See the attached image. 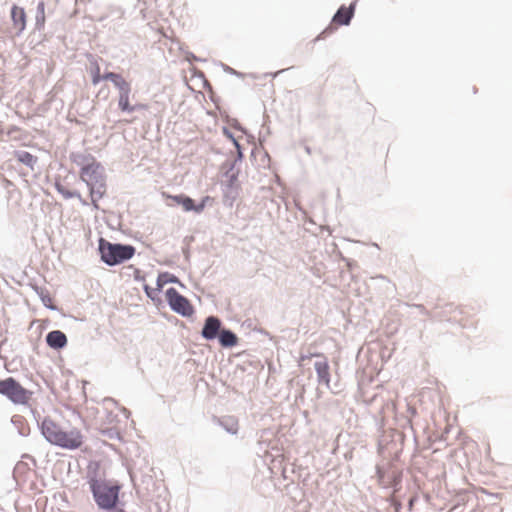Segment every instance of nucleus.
<instances>
[{"label": "nucleus", "mask_w": 512, "mask_h": 512, "mask_svg": "<svg viewBox=\"0 0 512 512\" xmlns=\"http://www.w3.org/2000/svg\"><path fill=\"white\" fill-rule=\"evenodd\" d=\"M119 107H120L123 111L131 110V109L129 108L128 98H120V101H119Z\"/></svg>", "instance_id": "21"}, {"label": "nucleus", "mask_w": 512, "mask_h": 512, "mask_svg": "<svg viewBox=\"0 0 512 512\" xmlns=\"http://www.w3.org/2000/svg\"><path fill=\"white\" fill-rule=\"evenodd\" d=\"M11 20L13 23V28L18 33L23 32L26 27V13L24 8L13 5L11 8Z\"/></svg>", "instance_id": "9"}, {"label": "nucleus", "mask_w": 512, "mask_h": 512, "mask_svg": "<svg viewBox=\"0 0 512 512\" xmlns=\"http://www.w3.org/2000/svg\"><path fill=\"white\" fill-rule=\"evenodd\" d=\"M333 31V28L330 26L329 28H327L326 30H324L323 34L327 33V32H332Z\"/></svg>", "instance_id": "24"}, {"label": "nucleus", "mask_w": 512, "mask_h": 512, "mask_svg": "<svg viewBox=\"0 0 512 512\" xmlns=\"http://www.w3.org/2000/svg\"><path fill=\"white\" fill-rule=\"evenodd\" d=\"M162 196L166 199H170L172 200L173 202H175L176 204L178 205H181L185 195L183 194H180V195H170V194H167L165 192L162 193Z\"/></svg>", "instance_id": "20"}, {"label": "nucleus", "mask_w": 512, "mask_h": 512, "mask_svg": "<svg viewBox=\"0 0 512 512\" xmlns=\"http://www.w3.org/2000/svg\"><path fill=\"white\" fill-rule=\"evenodd\" d=\"M99 251L101 259L106 264L113 266L132 258L135 249L129 245L112 244L104 239H100Z\"/></svg>", "instance_id": "4"}, {"label": "nucleus", "mask_w": 512, "mask_h": 512, "mask_svg": "<svg viewBox=\"0 0 512 512\" xmlns=\"http://www.w3.org/2000/svg\"><path fill=\"white\" fill-rule=\"evenodd\" d=\"M187 86L192 93L196 94V96H206L207 94L212 93L211 86L203 73H192L187 79Z\"/></svg>", "instance_id": "7"}, {"label": "nucleus", "mask_w": 512, "mask_h": 512, "mask_svg": "<svg viewBox=\"0 0 512 512\" xmlns=\"http://www.w3.org/2000/svg\"><path fill=\"white\" fill-rule=\"evenodd\" d=\"M72 161L80 167V178L89 188L91 203L95 209H99V200L106 193V182L103 168L90 154L77 153L72 156Z\"/></svg>", "instance_id": "1"}, {"label": "nucleus", "mask_w": 512, "mask_h": 512, "mask_svg": "<svg viewBox=\"0 0 512 512\" xmlns=\"http://www.w3.org/2000/svg\"><path fill=\"white\" fill-rule=\"evenodd\" d=\"M144 290H145L147 296L152 298V299L154 298L155 292H158L156 289H152L148 285L144 286Z\"/></svg>", "instance_id": "22"}, {"label": "nucleus", "mask_w": 512, "mask_h": 512, "mask_svg": "<svg viewBox=\"0 0 512 512\" xmlns=\"http://www.w3.org/2000/svg\"><path fill=\"white\" fill-rule=\"evenodd\" d=\"M206 200H208V197L204 198L200 204L195 205L193 199H191L188 196H185L183 201H182V203H181V206L187 212L188 211H195L197 213H200V212L203 211V209L205 207Z\"/></svg>", "instance_id": "14"}, {"label": "nucleus", "mask_w": 512, "mask_h": 512, "mask_svg": "<svg viewBox=\"0 0 512 512\" xmlns=\"http://www.w3.org/2000/svg\"><path fill=\"white\" fill-rule=\"evenodd\" d=\"M15 156L19 162L29 166L30 168H33L34 164L37 161V158L35 156L26 151L16 152Z\"/></svg>", "instance_id": "16"}, {"label": "nucleus", "mask_w": 512, "mask_h": 512, "mask_svg": "<svg viewBox=\"0 0 512 512\" xmlns=\"http://www.w3.org/2000/svg\"><path fill=\"white\" fill-rule=\"evenodd\" d=\"M220 326L221 322L218 318L208 317L202 330V336L208 340L214 339L219 333Z\"/></svg>", "instance_id": "11"}, {"label": "nucleus", "mask_w": 512, "mask_h": 512, "mask_svg": "<svg viewBox=\"0 0 512 512\" xmlns=\"http://www.w3.org/2000/svg\"><path fill=\"white\" fill-rule=\"evenodd\" d=\"M42 434L51 444L68 450H76L84 444L85 436L76 427H63L51 418H45L41 424Z\"/></svg>", "instance_id": "2"}, {"label": "nucleus", "mask_w": 512, "mask_h": 512, "mask_svg": "<svg viewBox=\"0 0 512 512\" xmlns=\"http://www.w3.org/2000/svg\"><path fill=\"white\" fill-rule=\"evenodd\" d=\"M104 79L110 80L121 96L129 94L130 84L122 75L116 73H107L104 75Z\"/></svg>", "instance_id": "10"}, {"label": "nucleus", "mask_w": 512, "mask_h": 512, "mask_svg": "<svg viewBox=\"0 0 512 512\" xmlns=\"http://www.w3.org/2000/svg\"><path fill=\"white\" fill-rule=\"evenodd\" d=\"M105 80L104 79V75L101 76L100 74V68H99V65L97 63H95L94 65V69L92 70V82L93 84H98L101 80Z\"/></svg>", "instance_id": "19"}, {"label": "nucleus", "mask_w": 512, "mask_h": 512, "mask_svg": "<svg viewBox=\"0 0 512 512\" xmlns=\"http://www.w3.org/2000/svg\"><path fill=\"white\" fill-rule=\"evenodd\" d=\"M166 299L170 307L183 316H190L194 310L189 301L182 296L175 288H169L166 291Z\"/></svg>", "instance_id": "6"}, {"label": "nucleus", "mask_w": 512, "mask_h": 512, "mask_svg": "<svg viewBox=\"0 0 512 512\" xmlns=\"http://www.w3.org/2000/svg\"><path fill=\"white\" fill-rule=\"evenodd\" d=\"M355 4H351L349 7L341 6L332 19V25H348L351 18L354 15Z\"/></svg>", "instance_id": "8"}, {"label": "nucleus", "mask_w": 512, "mask_h": 512, "mask_svg": "<svg viewBox=\"0 0 512 512\" xmlns=\"http://www.w3.org/2000/svg\"><path fill=\"white\" fill-rule=\"evenodd\" d=\"M312 356L319 357V356H321V354H313Z\"/></svg>", "instance_id": "25"}, {"label": "nucleus", "mask_w": 512, "mask_h": 512, "mask_svg": "<svg viewBox=\"0 0 512 512\" xmlns=\"http://www.w3.org/2000/svg\"><path fill=\"white\" fill-rule=\"evenodd\" d=\"M175 281L173 277H171L168 273H161L159 274L158 278H157V287H156V290L157 291H160L165 284H167L168 282H173Z\"/></svg>", "instance_id": "17"}, {"label": "nucleus", "mask_w": 512, "mask_h": 512, "mask_svg": "<svg viewBox=\"0 0 512 512\" xmlns=\"http://www.w3.org/2000/svg\"><path fill=\"white\" fill-rule=\"evenodd\" d=\"M94 499L99 507L112 509L118 501L119 486L95 478L89 481Z\"/></svg>", "instance_id": "3"}, {"label": "nucleus", "mask_w": 512, "mask_h": 512, "mask_svg": "<svg viewBox=\"0 0 512 512\" xmlns=\"http://www.w3.org/2000/svg\"><path fill=\"white\" fill-rule=\"evenodd\" d=\"M59 192L65 197V198H73V197H77L83 205H87V201L85 199L82 198L81 194L78 193V192H72V191H65V190H62V189H59Z\"/></svg>", "instance_id": "18"}, {"label": "nucleus", "mask_w": 512, "mask_h": 512, "mask_svg": "<svg viewBox=\"0 0 512 512\" xmlns=\"http://www.w3.org/2000/svg\"><path fill=\"white\" fill-rule=\"evenodd\" d=\"M0 394L6 396L15 404H26L31 398L32 392L25 389L14 378L0 379Z\"/></svg>", "instance_id": "5"}, {"label": "nucleus", "mask_w": 512, "mask_h": 512, "mask_svg": "<svg viewBox=\"0 0 512 512\" xmlns=\"http://www.w3.org/2000/svg\"><path fill=\"white\" fill-rule=\"evenodd\" d=\"M219 341L224 347H233L237 344L238 339L233 332L229 330H222L219 334Z\"/></svg>", "instance_id": "15"}, {"label": "nucleus", "mask_w": 512, "mask_h": 512, "mask_svg": "<svg viewBox=\"0 0 512 512\" xmlns=\"http://www.w3.org/2000/svg\"><path fill=\"white\" fill-rule=\"evenodd\" d=\"M315 370L318 376V381L320 383L325 384L327 387L330 386V372H329V364L326 359L323 361H317L315 363Z\"/></svg>", "instance_id": "13"}, {"label": "nucleus", "mask_w": 512, "mask_h": 512, "mask_svg": "<svg viewBox=\"0 0 512 512\" xmlns=\"http://www.w3.org/2000/svg\"><path fill=\"white\" fill-rule=\"evenodd\" d=\"M102 433H103V434H108L110 437H112V435H113V430H112V429H109V430H107V431H106V430H102Z\"/></svg>", "instance_id": "23"}, {"label": "nucleus", "mask_w": 512, "mask_h": 512, "mask_svg": "<svg viewBox=\"0 0 512 512\" xmlns=\"http://www.w3.org/2000/svg\"><path fill=\"white\" fill-rule=\"evenodd\" d=\"M47 344L53 349H61L67 345V337L60 330H54L46 336Z\"/></svg>", "instance_id": "12"}]
</instances>
